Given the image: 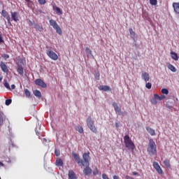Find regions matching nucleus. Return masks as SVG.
<instances>
[{
  "label": "nucleus",
  "mask_w": 179,
  "mask_h": 179,
  "mask_svg": "<svg viewBox=\"0 0 179 179\" xmlns=\"http://www.w3.org/2000/svg\"><path fill=\"white\" fill-rule=\"evenodd\" d=\"M47 142V139H45V138H43V142Z\"/></svg>",
  "instance_id": "52"
},
{
  "label": "nucleus",
  "mask_w": 179,
  "mask_h": 179,
  "mask_svg": "<svg viewBox=\"0 0 179 179\" xmlns=\"http://www.w3.org/2000/svg\"><path fill=\"white\" fill-rule=\"evenodd\" d=\"M40 5H45V0H38Z\"/></svg>",
  "instance_id": "40"
},
{
  "label": "nucleus",
  "mask_w": 179,
  "mask_h": 179,
  "mask_svg": "<svg viewBox=\"0 0 179 179\" xmlns=\"http://www.w3.org/2000/svg\"><path fill=\"white\" fill-rule=\"evenodd\" d=\"M46 54L49 58H51L53 61H57V59H58V55L52 50H47Z\"/></svg>",
  "instance_id": "6"
},
{
  "label": "nucleus",
  "mask_w": 179,
  "mask_h": 179,
  "mask_svg": "<svg viewBox=\"0 0 179 179\" xmlns=\"http://www.w3.org/2000/svg\"><path fill=\"white\" fill-rule=\"evenodd\" d=\"M171 57L174 61H178V55L175 52H171Z\"/></svg>",
  "instance_id": "18"
},
{
  "label": "nucleus",
  "mask_w": 179,
  "mask_h": 179,
  "mask_svg": "<svg viewBox=\"0 0 179 179\" xmlns=\"http://www.w3.org/2000/svg\"><path fill=\"white\" fill-rule=\"evenodd\" d=\"M162 94H169V90H162Z\"/></svg>",
  "instance_id": "41"
},
{
  "label": "nucleus",
  "mask_w": 179,
  "mask_h": 179,
  "mask_svg": "<svg viewBox=\"0 0 179 179\" xmlns=\"http://www.w3.org/2000/svg\"><path fill=\"white\" fill-rule=\"evenodd\" d=\"M95 79H96V80H100V73L99 72L95 73Z\"/></svg>",
  "instance_id": "34"
},
{
  "label": "nucleus",
  "mask_w": 179,
  "mask_h": 179,
  "mask_svg": "<svg viewBox=\"0 0 179 179\" xmlns=\"http://www.w3.org/2000/svg\"><path fill=\"white\" fill-rule=\"evenodd\" d=\"M135 47H138V45L136 43L134 44Z\"/></svg>",
  "instance_id": "54"
},
{
  "label": "nucleus",
  "mask_w": 179,
  "mask_h": 179,
  "mask_svg": "<svg viewBox=\"0 0 179 179\" xmlns=\"http://www.w3.org/2000/svg\"><path fill=\"white\" fill-rule=\"evenodd\" d=\"M54 29L55 30H56V33H57V34H59L60 36L61 34H62V29H61V27H59V25H57Z\"/></svg>",
  "instance_id": "21"
},
{
  "label": "nucleus",
  "mask_w": 179,
  "mask_h": 179,
  "mask_svg": "<svg viewBox=\"0 0 179 179\" xmlns=\"http://www.w3.org/2000/svg\"><path fill=\"white\" fill-rule=\"evenodd\" d=\"M25 90H27V89H25Z\"/></svg>",
  "instance_id": "57"
},
{
  "label": "nucleus",
  "mask_w": 179,
  "mask_h": 179,
  "mask_svg": "<svg viewBox=\"0 0 179 179\" xmlns=\"http://www.w3.org/2000/svg\"><path fill=\"white\" fill-rule=\"evenodd\" d=\"M4 86L8 89V90H10V86L9 85V83H8V81L4 82Z\"/></svg>",
  "instance_id": "33"
},
{
  "label": "nucleus",
  "mask_w": 179,
  "mask_h": 179,
  "mask_svg": "<svg viewBox=\"0 0 179 179\" xmlns=\"http://www.w3.org/2000/svg\"><path fill=\"white\" fill-rule=\"evenodd\" d=\"M150 3L153 6H156L157 5V0H150Z\"/></svg>",
  "instance_id": "32"
},
{
  "label": "nucleus",
  "mask_w": 179,
  "mask_h": 179,
  "mask_svg": "<svg viewBox=\"0 0 179 179\" xmlns=\"http://www.w3.org/2000/svg\"><path fill=\"white\" fill-rule=\"evenodd\" d=\"M69 179H77L76 174L75 172H73V171H69Z\"/></svg>",
  "instance_id": "15"
},
{
  "label": "nucleus",
  "mask_w": 179,
  "mask_h": 179,
  "mask_svg": "<svg viewBox=\"0 0 179 179\" xmlns=\"http://www.w3.org/2000/svg\"><path fill=\"white\" fill-rule=\"evenodd\" d=\"M168 69H169L170 71H171V72H177V69H176V67H174V66H173V64H168Z\"/></svg>",
  "instance_id": "22"
},
{
  "label": "nucleus",
  "mask_w": 179,
  "mask_h": 179,
  "mask_svg": "<svg viewBox=\"0 0 179 179\" xmlns=\"http://www.w3.org/2000/svg\"><path fill=\"white\" fill-rule=\"evenodd\" d=\"M129 31L130 33L131 38L135 41L136 38V34L135 31L132 29V28H129Z\"/></svg>",
  "instance_id": "19"
},
{
  "label": "nucleus",
  "mask_w": 179,
  "mask_h": 179,
  "mask_svg": "<svg viewBox=\"0 0 179 179\" xmlns=\"http://www.w3.org/2000/svg\"><path fill=\"white\" fill-rule=\"evenodd\" d=\"M49 23H50V26L53 27V29L56 28L58 25V24L57 23V21H55L54 20H50L49 21Z\"/></svg>",
  "instance_id": "20"
},
{
  "label": "nucleus",
  "mask_w": 179,
  "mask_h": 179,
  "mask_svg": "<svg viewBox=\"0 0 179 179\" xmlns=\"http://www.w3.org/2000/svg\"><path fill=\"white\" fill-rule=\"evenodd\" d=\"M142 78L145 80V82H149V79H150V76H149V73L147 72L142 73Z\"/></svg>",
  "instance_id": "14"
},
{
  "label": "nucleus",
  "mask_w": 179,
  "mask_h": 179,
  "mask_svg": "<svg viewBox=\"0 0 179 179\" xmlns=\"http://www.w3.org/2000/svg\"><path fill=\"white\" fill-rule=\"evenodd\" d=\"M55 153L56 156H59V151L55 150Z\"/></svg>",
  "instance_id": "44"
},
{
  "label": "nucleus",
  "mask_w": 179,
  "mask_h": 179,
  "mask_svg": "<svg viewBox=\"0 0 179 179\" xmlns=\"http://www.w3.org/2000/svg\"><path fill=\"white\" fill-rule=\"evenodd\" d=\"M3 117H2V115L0 114V127L1 125H3Z\"/></svg>",
  "instance_id": "39"
},
{
  "label": "nucleus",
  "mask_w": 179,
  "mask_h": 179,
  "mask_svg": "<svg viewBox=\"0 0 179 179\" xmlns=\"http://www.w3.org/2000/svg\"><path fill=\"white\" fill-rule=\"evenodd\" d=\"M147 152L150 156H155L156 155L157 150V146L156 143H155V141H153L152 138H150L149 140L148 147L147 148Z\"/></svg>",
  "instance_id": "2"
},
{
  "label": "nucleus",
  "mask_w": 179,
  "mask_h": 179,
  "mask_svg": "<svg viewBox=\"0 0 179 179\" xmlns=\"http://www.w3.org/2000/svg\"><path fill=\"white\" fill-rule=\"evenodd\" d=\"M5 104L6 106H10V104H12V99H6Z\"/></svg>",
  "instance_id": "35"
},
{
  "label": "nucleus",
  "mask_w": 179,
  "mask_h": 179,
  "mask_svg": "<svg viewBox=\"0 0 179 179\" xmlns=\"http://www.w3.org/2000/svg\"><path fill=\"white\" fill-rule=\"evenodd\" d=\"M11 17L14 22H19V13L11 11Z\"/></svg>",
  "instance_id": "10"
},
{
  "label": "nucleus",
  "mask_w": 179,
  "mask_h": 179,
  "mask_svg": "<svg viewBox=\"0 0 179 179\" xmlns=\"http://www.w3.org/2000/svg\"><path fill=\"white\" fill-rule=\"evenodd\" d=\"M1 43H3V39H2V36H0V44H1Z\"/></svg>",
  "instance_id": "47"
},
{
  "label": "nucleus",
  "mask_w": 179,
  "mask_h": 179,
  "mask_svg": "<svg viewBox=\"0 0 179 179\" xmlns=\"http://www.w3.org/2000/svg\"><path fill=\"white\" fill-rule=\"evenodd\" d=\"M87 125L92 132L96 134L97 132V128L94 125V120L92 119L91 116H89L86 120Z\"/></svg>",
  "instance_id": "4"
},
{
  "label": "nucleus",
  "mask_w": 179,
  "mask_h": 179,
  "mask_svg": "<svg viewBox=\"0 0 179 179\" xmlns=\"http://www.w3.org/2000/svg\"><path fill=\"white\" fill-rule=\"evenodd\" d=\"M113 179H120V176L115 175L113 176Z\"/></svg>",
  "instance_id": "45"
},
{
  "label": "nucleus",
  "mask_w": 179,
  "mask_h": 179,
  "mask_svg": "<svg viewBox=\"0 0 179 179\" xmlns=\"http://www.w3.org/2000/svg\"><path fill=\"white\" fill-rule=\"evenodd\" d=\"M99 90H111V88L107 85H101L99 87Z\"/></svg>",
  "instance_id": "23"
},
{
  "label": "nucleus",
  "mask_w": 179,
  "mask_h": 179,
  "mask_svg": "<svg viewBox=\"0 0 179 179\" xmlns=\"http://www.w3.org/2000/svg\"><path fill=\"white\" fill-rule=\"evenodd\" d=\"M153 167H154V169H155V170L158 173V174H163V170L162 169V167H160V165H159V163L154 162Z\"/></svg>",
  "instance_id": "7"
},
{
  "label": "nucleus",
  "mask_w": 179,
  "mask_h": 179,
  "mask_svg": "<svg viewBox=\"0 0 179 179\" xmlns=\"http://www.w3.org/2000/svg\"><path fill=\"white\" fill-rule=\"evenodd\" d=\"M165 106L166 108L171 110L173 108V102L168 101L166 103Z\"/></svg>",
  "instance_id": "26"
},
{
  "label": "nucleus",
  "mask_w": 179,
  "mask_h": 179,
  "mask_svg": "<svg viewBox=\"0 0 179 179\" xmlns=\"http://www.w3.org/2000/svg\"><path fill=\"white\" fill-rule=\"evenodd\" d=\"M17 71L20 75H23V67L22 66H18Z\"/></svg>",
  "instance_id": "29"
},
{
  "label": "nucleus",
  "mask_w": 179,
  "mask_h": 179,
  "mask_svg": "<svg viewBox=\"0 0 179 179\" xmlns=\"http://www.w3.org/2000/svg\"><path fill=\"white\" fill-rule=\"evenodd\" d=\"M1 71H3V72H5L6 73H8V72L9 71V70L8 69V66L4 63L1 64Z\"/></svg>",
  "instance_id": "17"
},
{
  "label": "nucleus",
  "mask_w": 179,
  "mask_h": 179,
  "mask_svg": "<svg viewBox=\"0 0 179 179\" xmlns=\"http://www.w3.org/2000/svg\"><path fill=\"white\" fill-rule=\"evenodd\" d=\"M124 141L125 147L127 149H129V150H134L135 149V144L134 143L132 140H131V138L129 137V136L128 135L124 136Z\"/></svg>",
  "instance_id": "3"
},
{
  "label": "nucleus",
  "mask_w": 179,
  "mask_h": 179,
  "mask_svg": "<svg viewBox=\"0 0 179 179\" xmlns=\"http://www.w3.org/2000/svg\"><path fill=\"white\" fill-rule=\"evenodd\" d=\"M162 90H167L166 88H162Z\"/></svg>",
  "instance_id": "53"
},
{
  "label": "nucleus",
  "mask_w": 179,
  "mask_h": 179,
  "mask_svg": "<svg viewBox=\"0 0 179 179\" xmlns=\"http://www.w3.org/2000/svg\"><path fill=\"white\" fill-rule=\"evenodd\" d=\"M15 87H16V86H15V85H11V89H12L13 90H15Z\"/></svg>",
  "instance_id": "48"
},
{
  "label": "nucleus",
  "mask_w": 179,
  "mask_h": 179,
  "mask_svg": "<svg viewBox=\"0 0 179 179\" xmlns=\"http://www.w3.org/2000/svg\"><path fill=\"white\" fill-rule=\"evenodd\" d=\"M55 163H56V166H57L58 167H61L64 166V162L61 159H57Z\"/></svg>",
  "instance_id": "24"
},
{
  "label": "nucleus",
  "mask_w": 179,
  "mask_h": 179,
  "mask_svg": "<svg viewBox=\"0 0 179 179\" xmlns=\"http://www.w3.org/2000/svg\"><path fill=\"white\" fill-rule=\"evenodd\" d=\"M133 176H138V172H132Z\"/></svg>",
  "instance_id": "49"
},
{
  "label": "nucleus",
  "mask_w": 179,
  "mask_h": 179,
  "mask_svg": "<svg viewBox=\"0 0 179 179\" xmlns=\"http://www.w3.org/2000/svg\"><path fill=\"white\" fill-rule=\"evenodd\" d=\"M173 8L176 13H178L179 15V3H173Z\"/></svg>",
  "instance_id": "16"
},
{
  "label": "nucleus",
  "mask_w": 179,
  "mask_h": 179,
  "mask_svg": "<svg viewBox=\"0 0 179 179\" xmlns=\"http://www.w3.org/2000/svg\"><path fill=\"white\" fill-rule=\"evenodd\" d=\"M25 1H27V2H29V1H30V0H25Z\"/></svg>",
  "instance_id": "56"
},
{
  "label": "nucleus",
  "mask_w": 179,
  "mask_h": 179,
  "mask_svg": "<svg viewBox=\"0 0 179 179\" xmlns=\"http://www.w3.org/2000/svg\"><path fill=\"white\" fill-rule=\"evenodd\" d=\"M84 167H85L83 170L85 176H90V174H92V169H90L89 166H84Z\"/></svg>",
  "instance_id": "11"
},
{
  "label": "nucleus",
  "mask_w": 179,
  "mask_h": 179,
  "mask_svg": "<svg viewBox=\"0 0 179 179\" xmlns=\"http://www.w3.org/2000/svg\"><path fill=\"white\" fill-rule=\"evenodd\" d=\"M24 94L27 97H30V91L29 90H24Z\"/></svg>",
  "instance_id": "38"
},
{
  "label": "nucleus",
  "mask_w": 179,
  "mask_h": 179,
  "mask_svg": "<svg viewBox=\"0 0 179 179\" xmlns=\"http://www.w3.org/2000/svg\"><path fill=\"white\" fill-rule=\"evenodd\" d=\"M145 87H147L148 90L152 89V83H146Z\"/></svg>",
  "instance_id": "37"
},
{
  "label": "nucleus",
  "mask_w": 179,
  "mask_h": 179,
  "mask_svg": "<svg viewBox=\"0 0 179 179\" xmlns=\"http://www.w3.org/2000/svg\"><path fill=\"white\" fill-rule=\"evenodd\" d=\"M36 134L38 136H43V135H41L40 131H37V129H36Z\"/></svg>",
  "instance_id": "42"
},
{
  "label": "nucleus",
  "mask_w": 179,
  "mask_h": 179,
  "mask_svg": "<svg viewBox=\"0 0 179 179\" xmlns=\"http://www.w3.org/2000/svg\"><path fill=\"white\" fill-rule=\"evenodd\" d=\"M115 125H116L117 128H118V127H119L118 123H116Z\"/></svg>",
  "instance_id": "51"
},
{
  "label": "nucleus",
  "mask_w": 179,
  "mask_h": 179,
  "mask_svg": "<svg viewBox=\"0 0 179 179\" xmlns=\"http://www.w3.org/2000/svg\"><path fill=\"white\" fill-rule=\"evenodd\" d=\"M85 52L88 57H90V55H91V57H93V55L92 54V51L89 48H85Z\"/></svg>",
  "instance_id": "30"
},
{
  "label": "nucleus",
  "mask_w": 179,
  "mask_h": 179,
  "mask_svg": "<svg viewBox=\"0 0 179 179\" xmlns=\"http://www.w3.org/2000/svg\"><path fill=\"white\" fill-rule=\"evenodd\" d=\"M73 157L78 163V164H82V166H90L89 163V160H90V152H85L83 155V160L80 159V157H79V154L73 153Z\"/></svg>",
  "instance_id": "1"
},
{
  "label": "nucleus",
  "mask_w": 179,
  "mask_h": 179,
  "mask_svg": "<svg viewBox=\"0 0 179 179\" xmlns=\"http://www.w3.org/2000/svg\"><path fill=\"white\" fill-rule=\"evenodd\" d=\"M4 58L5 59H8V58H9V55H4Z\"/></svg>",
  "instance_id": "46"
},
{
  "label": "nucleus",
  "mask_w": 179,
  "mask_h": 179,
  "mask_svg": "<svg viewBox=\"0 0 179 179\" xmlns=\"http://www.w3.org/2000/svg\"><path fill=\"white\" fill-rule=\"evenodd\" d=\"M56 12L57 13H59V15H62V10L59 7H56Z\"/></svg>",
  "instance_id": "36"
},
{
  "label": "nucleus",
  "mask_w": 179,
  "mask_h": 179,
  "mask_svg": "<svg viewBox=\"0 0 179 179\" xmlns=\"http://www.w3.org/2000/svg\"><path fill=\"white\" fill-rule=\"evenodd\" d=\"M34 94L38 99H41V92H40V91H38V90L34 91Z\"/></svg>",
  "instance_id": "25"
},
{
  "label": "nucleus",
  "mask_w": 179,
  "mask_h": 179,
  "mask_svg": "<svg viewBox=\"0 0 179 179\" xmlns=\"http://www.w3.org/2000/svg\"><path fill=\"white\" fill-rule=\"evenodd\" d=\"M93 174H94V176L99 174V171H97V169H96V171L93 172Z\"/></svg>",
  "instance_id": "43"
},
{
  "label": "nucleus",
  "mask_w": 179,
  "mask_h": 179,
  "mask_svg": "<svg viewBox=\"0 0 179 179\" xmlns=\"http://www.w3.org/2000/svg\"><path fill=\"white\" fill-rule=\"evenodd\" d=\"M34 27L36 29V30H38V31H43V27L40 26L38 24H35Z\"/></svg>",
  "instance_id": "28"
},
{
  "label": "nucleus",
  "mask_w": 179,
  "mask_h": 179,
  "mask_svg": "<svg viewBox=\"0 0 179 179\" xmlns=\"http://www.w3.org/2000/svg\"><path fill=\"white\" fill-rule=\"evenodd\" d=\"M76 131H78L79 134H83V127L78 126L76 129Z\"/></svg>",
  "instance_id": "31"
},
{
  "label": "nucleus",
  "mask_w": 179,
  "mask_h": 179,
  "mask_svg": "<svg viewBox=\"0 0 179 179\" xmlns=\"http://www.w3.org/2000/svg\"><path fill=\"white\" fill-rule=\"evenodd\" d=\"M164 164H165L166 167H167V169H170V167H171V165L170 164V160L169 159H165L164 161Z\"/></svg>",
  "instance_id": "27"
},
{
  "label": "nucleus",
  "mask_w": 179,
  "mask_h": 179,
  "mask_svg": "<svg viewBox=\"0 0 179 179\" xmlns=\"http://www.w3.org/2000/svg\"><path fill=\"white\" fill-rule=\"evenodd\" d=\"M1 80H2V77H0V82H1Z\"/></svg>",
  "instance_id": "55"
},
{
  "label": "nucleus",
  "mask_w": 179,
  "mask_h": 179,
  "mask_svg": "<svg viewBox=\"0 0 179 179\" xmlns=\"http://www.w3.org/2000/svg\"><path fill=\"white\" fill-rule=\"evenodd\" d=\"M3 166V163H2L1 162H0V166Z\"/></svg>",
  "instance_id": "50"
},
{
  "label": "nucleus",
  "mask_w": 179,
  "mask_h": 179,
  "mask_svg": "<svg viewBox=\"0 0 179 179\" xmlns=\"http://www.w3.org/2000/svg\"><path fill=\"white\" fill-rule=\"evenodd\" d=\"M35 83L36 85H37L38 86H41V87H43V89L47 87V84H45V83H44V81H43V80L41 79L36 80Z\"/></svg>",
  "instance_id": "9"
},
{
  "label": "nucleus",
  "mask_w": 179,
  "mask_h": 179,
  "mask_svg": "<svg viewBox=\"0 0 179 179\" xmlns=\"http://www.w3.org/2000/svg\"><path fill=\"white\" fill-rule=\"evenodd\" d=\"M145 129L150 134V135H151V136H155V135H156V131L151 127H146Z\"/></svg>",
  "instance_id": "13"
},
{
  "label": "nucleus",
  "mask_w": 179,
  "mask_h": 179,
  "mask_svg": "<svg viewBox=\"0 0 179 179\" xmlns=\"http://www.w3.org/2000/svg\"><path fill=\"white\" fill-rule=\"evenodd\" d=\"M0 179H1V177H0Z\"/></svg>",
  "instance_id": "58"
},
{
  "label": "nucleus",
  "mask_w": 179,
  "mask_h": 179,
  "mask_svg": "<svg viewBox=\"0 0 179 179\" xmlns=\"http://www.w3.org/2000/svg\"><path fill=\"white\" fill-rule=\"evenodd\" d=\"M164 99H166V96L164 95H159L157 94H155L154 96L151 99L150 102L151 104L153 106H157V104L159 102L162 101Z\"/></svg>",
  "instance_id": "5"
},
{
  "label": "nucleus",
  "mask_w": 179,
  "mask_h": 179,
  "mask_svg": "<svg viewBox=\"0 0 179 179\" xmlns=\"http://www.w3.org/2000/svg\"><path fill=\"white\" fill-rule=\"evenodd\" d=\"M1 15L3 16V17H6V20H8V24H10V26H12V23L10 22V16L9 14L6 12V10H2V11H1Z\"/></svg>",
  "instance_id": "8"
},
{
  "label": "nucleus",
  "mask_w": 179,
  "mask_h": 179,
  "mask_svg": "<svg viewBox=\"0 0 179 179\" xmlns=\"http://www.w3.org/2000/svg\"><path fill=\"white\" fill-rule=\"evenodd\" d=\"M113 106L114 108V110H115L116 114H121V108L120 106H118L117 103L114 102L113 103Z\"/></svg>",
  "instance_id": "12"
}]
</instances>
